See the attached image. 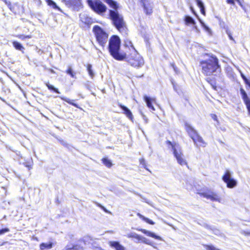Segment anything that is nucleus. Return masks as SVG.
<instances>
[{
    "label": "nucleus",
    "instance_id": "8",
    "mask_svg": "<svg viewBox=\"0 0 250 250\" xmlns=\"http://www.w3.org/2000/svg\"><path fill=\"white\" fill-rule=\"evenodd\" d=\"M223 180L227 184L228 188H233L237 185V181L231 177V172L227 170L224 176H223Z\"/></svg>",
    "mask_w": 250,
    "mask_h": 250
},
{
    "label": "nucleus",
    "instance_id": "46",
    "mask_svg": "<svg viewBox=\"0 0 250 250\" xmlns=\"http://www.w3.org/2000/svg\"><path fill=\"white\" fill-rule=\"evenodd\" d=\"M246 84H247L249 87L250 88V80H249L246 83Z\"/></svg>",
    "mask_w": 250,
    "mask_h": 250
},
{
    "label": "nucleus",
    "instance_id": "32",
    "mask_svg": "<svg viewBox=\"0 0 250 250\" xmlns=\"http://www.w3.org/2000/svg\"><path fill=\"white\" fill-rule=\"evenodd\" d=\"M108 4L110 7L114 9H116L118 8V5L115 1H107Z\"/></svg>",
    "mask_w": 250,
    "mask_h": 250
},
{
    "label": "nucleus",
    "instance_id": "29",
    "mask_svg": "<svg viewBox=\"0 0 250 250\" xmlns=\"http://www.w3.org/2000/svg\"><path fill=\"white\" fill-rule=\"evenodd\" d=\"M102 162L103 164L108 167H110L112 165L111 161L107 158H103Z\"/></svg>",
    "mask_w": 250,
    "mask_h": 250
},
{
    "label": "nucleus",
    "instance_id": "1",
    "mask_svg": "<svg viewBox=\"0 0 250 250\" xmlns=\"http://www.w3.org/2000/svg\"><path fill=\"white\" fill-rule=\"evenodd\" d=\"M200 64L203 73L206 75H210L219 68L217 58L213 55H206L204 60L201 61Z\"/></svg>",
    "mask_w": 250,
    "mask_h": 250
},
{
    "label": "nucleus",
    "instance_id": "26",
    "mask_svg": "<svg viewBox=\"0 0 250 250\" xmlns=\"http://www.w3.org/2000/svg\"><path fill=\"white\" fill-rule=\"evenodd\" d=\"M13 45L17 50L22 51L24 49L22 45L19 42L14 41L13 42Z\"/></svg>",
    "mask_w": 250,
    "mask_h": 250
},
{
    "label": "nucleus",
    "instance_id": "49",
    "mask_svg": "<svg viewBox=\"0 0 250 250\" xmlns=\"http://www.w3.org/2000/svg\"><path fill=\"white\" fill-rule=\"evenodd\" d=\"M229 38L230 40H233L232 36L230 35H229Z\"/></svg>",
    "mask_w": 250,
    "mask_h": 250
},
{
    "label": "nucleus",
    "instance_id": "39",
    "mask_svg": "<svg viewBox=\"0 0 250 250\" xmlns=\"http://www.w3.org/2000/svg\"><path fill=\"white\" fill-rule=\"evenodd\" d=\"M239 72L240 73V75L243 80L244 81L245 83L246 84L249 81L246 76L244 75V74L241 71V70H239Z\"/></svg>",
    "mask_w": 250,
    "mask_h": 250
},
{
    "label": "nucleus",
    "instance_id": "37",
    "mask_svg": "<svg viewBox=\"0 0 250 250\" xmlns=\"http://www.w3.org/2000/svg\"><path fill=\"white\" fill-rule=\"evenodd\" d=\"M46 86H47V87L50 90H54L55 92L58 93H59L60 92L59 91V90H58V89L55 88L53 85L49 84L48 83H46Z\"/></svg>",
    "mask_w": 250,
    "mask_h": 250
},
{
    "label": "nucleus",
    "instance_id": "42",
    "mask_svg": "<svg viewBox=\"0 0 250 250\" xmlns=\"http://www.w3.org/2000/svg\"><path fill=\"white\" fill-rule=\"evenodd\" d=\"M140 164L141 165H142L143 166H144V168H145L146 169H147L146 168V162H145V161L144 160V159H141L140 160Z\"/></svg>",
    "mask_w": 250,
    "mask_h": 250
},
{
    "label": "nucleus",
    "instance_id": "10",
    "mask_svg": "<svg viewBox=\"0 0 250 250\" xmlns=\"http://www.w3.org/2000/svg\"><path fill=\"white\" fill-rule=\"evenodd\" d=\"M240 92L244 103L246 106L248 115L250 116V99L243 88H241L240 89Z\"/></svg>",
    "mask_w": 250,
    "mask_h": 250
},
{
    "label": "nucleus",
    "instance_id": "43",
    "mask_svg": "<svg viewBox=\"0 0 250 250\" xmlns=\"http://www.w3.org/2000/svg\"><path fill=\"white\" fill-rule=\"evenodd\" d=\"M228 3H229V4H234V1H230V0H229V1H227Z\"/></svg>",
    "mask_w": 250,
    "mask_h": 250
},
{
    "label": "nucleus",
    "instance_id": "2",
    "mask_svg": "<svg viewBox=\"0 0 250 250\" xmlns=\"http://www.w3.org/2000/svg\"><path fill=\"white\" fill-rule=\"evenodd\" d=\"M121 41L117 36H113L109 40L108 50L111 55L116 60L122 61L126 58V54L120 52Z\"/></svg>",
    "mask_w": 250,
    "mask_h": 250
},
{
    "label": "nucleus",
    "instance_id": "17",
    "mask_svg": "<svg viewBox=\"0 0 250 250\" xmlns=\"http://www.w3.org/2000/svg\"><path fill=\"white\" fill-rule=\"evenodd\" d=\"M139 230L142 232L143 233L146 234L148 236L151 237L152 238H154L156 239H158L159 240H162V238L160 236L156 235L153 232H152L151 231H149L144 229H141Z\"/></svg>",
    "mask_w": 250,
    "mask_h": 250
},
{
    "label": "nucleus",
    "instance_id": "38",
    "mask_svg": "<svg viewBox=\"0 0 250 250\" xmlns=\"http://www.w3.org/2000/svg\"><path fill=\"white\" fill-rule=\"evenodd\" d=\"M17 37H18L19 39H20L21 40H24L26 38H31V36L28 35V36H24L23 35H18L17 36Z\"/></svg>",
    "mask_w": 250,
    "mask_h": 250
},
{
    "label": "nucleus",
    "instance_id": "21",
    "mask_svg": "<svg viewBox=\"0 0 250 250\" xmlns=\"http://www.w3.org/2000/svg\"><path fill=\"white\" fill-rule=\"evenodd\" d=\"M184 21H185V24L187 25H194L195 24V21L192 18H191V17H190L189 16H185V19H184Z\"/></svg>",
    "mask_w": 250,
    "mask_h": 250
},
{
    "label": "nucleus",
    "instance_id": "31",
    "mask_svg": "<svg viewBox=\"0 0 250 250\" xmlns=\"http://www.w3.org/2000/svg\"><path fill=\"white\" fill-rule=\"evenodd\" d=\"M87 70L88 72L89 75L91 78H93L94 77V73L92 69V65L90 64H88L87 66Z\"/></svg>",
    "mask_w": 250,
    "mask_h": 250
},
{
    "label": "nucleus",
    "instance_id": "15",
    "mask_svg": "<svg viewBox=\"0 0 250 250\" xmlns=\"http://www.w3.org/2000/svg\"><path fill=\"white\" fill-rule=\"evenodd\" d=\"M185 128L191 139L198 134L196 130L188 123H185Z\"/></svg>",
    "mask_w": 250,
    "mask_h": 250
},
{
    "label": "nucleus",
    "instance_id": "47",
    "mask_svg": "<svg viewBox=\"0 0 250 250\" xmlns=\"http://www.w3.org/2000/svg\"><path fill=\"white\" fill-rule=\"evenodd\" d=\"M216 118H217V117H216V116L215 115H213L212 116V118H213L214 120H216Z\"/></svg>",
    "mask_w": 250,
    "mask_h": 250
},
{
    "label": "nucleus",
    "instance_id": "27",
    "mask_svg": "<svg viewBox=\"0 0 250 250\" xmlns=\"http://www.w3.org/2000/svg\"><path fill=\"white\" fill-rule=\"evenodd\" d=\"M141 236V235H139L135 232H131L127 235V237L128 238H134L138 240V242H139Z\"/></svg>",
    "mask_w": 250,
    "mask_h": 250
},
{
    "label": "nucleus",
    "instance_id": "35",
    "mask_svg": "<svg viewBox=\"0 0 250 250\" xmlns=\"http://www.w3.org/2000/svg\"><path fill=\"white\" fill-rule=\"evenodd\" d=\"M202 26L204 27L205 31L208 33V34L211 35V29L207 26L204 23L202 22Z\"/></svg>",
    "mask_w": 250,
    "mask_h": 250
},
{
    "label": "nucleus",
    "instance_id": "50",
    "mask_svg": "<svg viewBox=\"0 0 250 250\" xmlns=\"http://www.w3.org/2000/svg\"><path fill=\"white\" fill-rule=\"evenodd\" d=\"M173 68L174 69V70H175V67H174V66H173Z\"/></svg>",
    "mask_w": 250,
    "mask_h": 250
},
{
    "label": "nucleus",
    "instance_id": "9",
    "mask_svg": "<svg viewBox=\"0 0 250 250\" xmlns=\"http://www.w3.org/2000/svg\"><path fill=\"white\" fill-rule=\"evenodd\" d=\"M201 195L205 198L209 199L212 201L222 203L223 200L220 195L216 192L211 190H208L203 192Z\"/></svg>",
    "mask_w": 250,
    "mask_h": 250
},
{
    "label": "nucleus",
    "instance_id": "4",
    "mask_svg": "<svg viewBox=\"0 0 250 250\" xmlns=\"http://www.w3.org/2000/svg\"><path fill=\"white\" fill-rule=\"evenodd\" d=\"M110 16L116 28L121 33H125L126 26L123 17L113 10L110 11Z\"/></svg>",
    "mask_w": 250,
    "mask_h": 250
},
{
    "label": "nucleus",
    "instance_id": "44",
    "mask_svg": "<svg viewBox=\"0 0 250 250\" xmlns=\"http://www.w3.org/2000/svg\"><path fill=\"white\" fill-rule=\"evenodd\" d=\"M144 120L145 121L146 123H147L148 122V120H147V119L146 118V117H145V116H144Z\"/></svg>",
    "mask_w": 250,
    "mask_h": 250
},
{
    "label": "nucleus",
    "instance_id": "24",
    "mask_svg": "<svg viewBox=\"0 0 250 250\" xmlns=\"http://www.w3.org/2000/svg\"><path fill=\"white\" fill-rule=\"evenodd\" d=\"M125 46L128 47L130 52H133V49H135L132 43V42L128 39H126L125 41Z\"/></svg>",
    "mask_w": 250,
    "mask_h": 250
},
{
    "label": "nucleus",
    "instance_id": "41",
    "mask_svg": "<svg viewBox=\"0 0 250 250\" xmlns=\"http://www.w3.org/2000/svg\"><path fill=\"white\" fill-rule=\"evenodd\" d=\"M207 250H220L212 246H207Z\"/></svg>",
    "mask_w": 250,
    "mask_h": 250
},
{
    "label": "nucleus",
    "instance_id": "25",
    "mask_svg": "<svg viewBox=\"0 0 250 250\" xmlns=\"http://www.w3.org/2000/svg\"><path fill=\"white\" fill-rule=\"evenodd\" d=\"M137 216H139L140 218H141L142 220H143L144 221L146 222V223L149 224H151V225H154V222L152 221L151 220L144 216L143 215H142V214H141L140 213H137Z\"/></svg>",
    "mask_w": 250,
    "mask_h": 250
},
{
    "label": "nucleus",
    "instance_id": "5",
    "mask_svg": "<svg viewBox=\"0 0 250 250\" xmlns=\"http://www.w3.org/2000/svg\"><path fill=\"white\" fill-rule=\"evenodd\" d=\"M168 143L171 145L173 153L177 163L181 166L187 165V163L185 159L181 146L176 143L172 144L170 142H168Z\"/></svg>",
    "mask_w": 250,
    "mask_h": 250
},
{
    "label": "nucleus",
    "instance_id": "20",
    "mask_svg": "<svg viewBox=\"0 0 250 250\" xmlns=\"http://www.w3.org/2000/svg\"><path fill=\"white\" fill-rule=\"evenodd\" d=\"M53 247V243L51 242L47 243H42L40 245L41 250L51 249Z\"/></svg>",
    "mask_w": 250,
    "mask_h": 250
},
{
    "label": "nucleus",
    "instance_id": "23",
    "mask_svg": "<svg viewBox=\"0 0 250 250\" xmlns=\"http://www.w3.org/2000/svg\"><path fill=\"white\" fill-rule=\"evenodd\" d=\"M139 242H142L145 244L150 245L152 246L154 248L156 249V247L154 246L153 244L148 239H147L146 238L141 236L140 237V239L139 240Z\"/></svg>",
    "mask_w": 250,
    "mask_h": 250
},
{
    "label": "nucleus",
    "instance_id": "34",
    "mask_svg": "<svg viewBox=\"0 0 250 250\" xmlns=\"http://www.w3.org/2000/svg\"><path fill=\"white\" fill-rule=\"evenodd\" d=\"M60 97L62 100L66 102L67 103L70 104L74 106H76V104H74V103H73L71 100H70L68 98H66L65 97Z\"/></svg>",
    "mask_w": 250,
    "mask_h": 250
},
{
    "label": "nucleus",
    "instance_id": "11",
    "mask_svg": "<svg viewBox=\"0 0 250 250\" xmlns=\"http://www.w3.org/2000/svg\"><path fill=\"white\" fill-rule=\"evenodd\" d=\"M85 244L84 241L80 240L79 244L76 245H68L63 250H83V245Z\"/></svg>",
    "mask_w": 250,
    "mask_h": 250
},
{
    "label": "nucleus",
    "instance_id": "14",
    "mask_svg": "<svg viewBox=\"0 0 250 250\" xmlns=\"http://www.w3.org/2000/svg\"><path fill=\"white\" fill-rule=\"evenodd\" d=\"M65 4L71 7L73 9L78 11L82 8L81 1H65Z\"/></svg>",
    "mask_w": 250,
    "mask_h": 250
},
{
    "label": "nucleus",
    "instance_id": "19",
    "mask_svg": "<svg viewBox=\"0 0 250 250\" xmlns=\"http://www.w3.org/2000/svg\"><path fill=\"white\" fill-rule=\"evenodd\" d=\"M119 106L124 110V114L130 120L132 119L133 115L132 114L130 110L127 108L126 106L122 105L121 104H119Z\"/></svg>",
    "mask_w": 250,
    "mask_h": 250
},
{
    "label": "nucleus",
    "instance_id": "6",
    "mask_svg": "<svg viewBox=\"0 0 250 250\" xmlns=\"http://www.w3.org/2000/svg\"><path fill=\"white\" fill-rule=\"evenodd\" d=\"M93 31L98 42L101 46H104L107 41L108 34L98 25L93 27Z\"/></svg>",
    "mask_w": 250,
    "mask_h": 250
},
{
    "label": "nucleus",
    "instance_id": "12",
    "mask_svg": "<svg viewBox=\"0 0 250 250\" xmlns=\"http://www.w3.org/2000/svg\"><path fill=\"white\" fill-rule=\"evenodd\" d=\"M145 13L149 15L152 12V3L150 1H141Z\"/></svg>",
    "mask_w": 250,
    "mask_h": 250
},
{
    "label": "nucleus",
    "instance_id": "48",
    "mask_svg": "<svg viewBox=\"0 0 250 250\" xmlns=\"http://www.w3.org/2000/svg\"><path fill=\"white\" fill-rule=\"evenodd\" d=\"M237 2H238V3L240 5H241V6H242L241 1L238 0V1H237Z\"/></svg>",
    "mask_w": 250,
    "mask_h": 250
},
{
    "label": "nucleus",
    "instance_id": "33",
    "mask_svg": "<svg viewBox=\"0 0 250 250\" xmlns=\"http://www.w3.org/2000/svg\"><path fill=\"white\" fill-rule=\"evenodd\" d=\"M66 73L70 75L72 78H76V77H75L76 73L73 71V70L71 67H69V68L66 71Z\"/></svg>",
    "mask_w": 250,
    "mask_h": 250
},
{
    "label": "nucleus",
    "instance_id": "16",
    "mask_svg": "<svg viewBox=\"0 0 250 250\" xmlns=\"http://www.w3.org/2000/svg\"><path fill=\"white\" fill-rule=\"evenodd\" d=\"M192 139L197 146L202 147H205L206 146L205 142L204 141L202 138L198 135V134L193 137Z\"/></svg>",
    "mask_w": 250,
    "mask_h": 250
},
{
    "label": "nucleus",
    "instance_id": "13",
    "mask_svg": "<svg viewBox=\"0 0 250 250\" xmlns=\"http://www.w3.org/2000/svg\"><path fill=\"white\" fill-rule=\"evenodd\" d=\"M144 100L146 102L147 106L152 111H155V109L152 104H156V98H151L147 96L146 95H145L144 96Z\"/></svg>",
    "mask_w": 250,
    "mask_h": 250
},
{
    "label": "nucleus",
    "instance_id": "22",
    "mask_svg": "<svg viewBox=\"0 0 250 250\" xmlns=\"http://www.w3.org/2000/svg\"><path fill=\"white\" fill-rule=\"evenodd\" d=\"M80 18L81 21L86 24H89L91 23V19L84 14H80Z\"/></svg>",
    "mask_w": 250,
    "mask_h": 250
},
{
    "label": "nucleus",
    "instance_id": "40",
    "mask_svg": "<svg viewBox=\"0 0 250 250\" xmlns=\"http://www.w3.org/2000/svg\"><path fill=\"white\" fill-rule=\"evenodd\" d=\"M9 231V229L7 228L3 229L0 230V235H2L6 232Z\"/></svg>",
    "mask_w": 250,
    "mask_h": 250
},
{
    "label": "nucleus",
    "instance_id": "7",
    "mask_svg": "<svg viewBox=\"0 0 250 250\" xmlns=\"http://www.w3.org/2000/svg\"><path fill=\"white\" fill-rule=\"evenodd\" d=\"M89 6L96 13L104 12L106 9V6L101 1H87Z\"/></svg>",
    "mask_w": 250,
    "mask_h": 250
},
{
    "label": "nucleus",
    "instance_id": "3",
    "mask_svg": "<svg viewBox=\"0 0 250 250\" xmlns=\"http://www.w3.org/2000/svg\"><path fill=\"white\" fill-rule=\"evenodd\" d=\"M126 59L127 62L134 67H141L144 64L143 58L135 49H133V52H130L129 54L128 55Z\"/></svg>",
    "mask_w": 250,
    "mask_h": 250
},
{
    "label": "nucleus",
    "instance_id": "45",
    "mask_svg": "<svg viewBox=\"0 0 250 250\" xmlns=\"http://www.w3.org/2000/svg\"><path fill=\"white\" fill-rule=\"evenodd\" d=\"M5 1V3L6 5H7L8 6L9 5V4H10V1Z\"/></svg>",
    "mask_w": 250,
    "mask_h": 250
},
{
    "label": "nucleus",
    "instance_id": "28",
    "mask_svg": "<svg viewBox=\"0 0 250 250\" xmlns=\"http://www.w3.org/2000/svg\"><path fill=\"white\" fill-rule=\"evenodd\" d=\"M47 4L50 6L52 7L54 9H57L61 11L60 7L54 2V1H46Z\"/></svg>",
    "mask_w": 250,
    "mask_h": 250
},
{
    "label": "nucleus",
    "instance_id": "36",
    "mask_svg": "<svg viewBox=\"0 0 250 250\" xmlns=\"http://www.w3.org/2000/svg\"><path fill=\"white\" fill-rule=\"evenodd\" d=\"M202 26L204 27L205 31L208 33V34L211 35V29L207 26L204 23L202 22Z\"/></svg>",
    "mask_w": 250,
    "mask_h": 250
},
{
    "label": "nucleus",
    "instance_id": "18",
    "mask_svg": "<svg viewBox=\"0 0 250 250\" xmlns=\"http://www.w3.org/2000/svg\"><path fill=\"white\" fill-rule=\"evenodd\" d=\"M109 244L110 246L114 248L116 250H125L124 247L121 245L118 242L110 241Z\"/></svg>",
    "mask_w": 250,
    "mask_h": 250
},
{
    "label": "nucleus",
    "instance_id": "30",
    "mask_svg": "<svg viewBox=\"0 0 250 250\" xmlns=\"http://www.w3.org/2000/svg\"><path fill=\"white\" fill-rule=\"evenodd\" d=\"M197 5L200 8L201 12L205 15V11L204 9V4L202 1H196Z\"/></svg>",
    "mask_w": 250,
    "mask_h": 250
}]
</instances>
